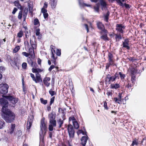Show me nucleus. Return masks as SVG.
I'll return each instance as SVG.
<instances>
[{
	"label": "nucleus",
	"instance_id": "nucleus-1",
	"mask_svg": "<svg viewBox=\"0 0 146 146\" xmlns=\"http://www.w3.org/2000/svg\"><path fill=\"white\" fill-rule=\"evenodd\" d=\"M2 112V117L6 122L11 123L15 120V115L9 109L3 108Z\"/></svg>",
	"mask_w": 146,
	"mask_h": 146
},
{
	"label": "nucleus",
	"instance_id": "nucleus-2",
	"mask_svg": "<svg viewBox=\"0 0 146 146\" xmlns=\"http://www.w3.org/2000/svg\"><path fill=\"white\" fill-rule=\"evenodd\" d=\"M46 123L44 122V118H43L41 122L40 130L39 132L40 140L44 142V135L43 134V131H45L47 129Z\"/></svg>",
	"mask_w": 146,
	"mask_h": 146
},
{
	"label": "nucleus",
	"instance_id": "nucleus-3",
	"mask_svg": "<svg viewBox=\"0 0 146 146\" xmlns=\"http://www.w3.org/2000/svg\"><path fill=\"white\" fill-rule=\"evenodd\" d=\"M119 76H118V72H116L113 76H110V75L108 74L106 77V80L107 81L108 80V82L110 83L111 82L114 81L116 79H119Z\"/></svg>",
	"mask_w": 146,
	"mask_h": 146
},
{
	"label": "nucleus",
	"instance_id": "nucleus-4",
	"mask_svg": "<svg viewBox=\"0 0 146 146\" xmlns=\"http://www.w3.org/2000/svg\"><path fill=\"white\" fill-rule=\"evenodd\" d=\"M30 76L32 78L33 80L35 81L36 83H38L40 82H42V80L41 75L38 73H36L35 78L34 74L32 73L30 74Z\"/></svg>",
	"mask_w": 146,
	"mask_h": 146
},
{
	"label": "nucleus",
	"instance_id": "nucleus-5",
	"mask_svg": "<svg viewBox=\"0 0 146 146\" xmlns=\"http://www.w3.org/2000/svg\"><path fill=\"white\" fill-rule=\"evenodd\" d=\"M9 86L6 84H0V93L5 94L8 92V89Z\"/></svg>",
	"mask_w": 146,
	"mask_h": 146
},
{
	"label": "nucleus",
	"instance_id": "nucleus-6",
	"mask_svg": "<svg viewBox=\"0 0 146 146\" xmlns=\"http://www.w3.org/2000/svg\"><path fill=\"white\" fill-rule=\"evenodd\" d=\"M7 100V99L5 97V98H0V104L1 106H3L2 111H3V108L6 109H8L7 108L8 102Z\"/></svg>",
	"mask_w": 146,
	"mask_h": 146
},
{
	"label": "nucleus",
	"instance_id": "nucleus-7",
	"mask_svg": "<svg viewBox=\"0 0 146 146\" xmlns=\"http://www.w3.org/2000/svg\"><path fill=\"white\" fill-rule=\"evenodd\" d=\"M68 130L70 137L73 138L74 136V131L73 126L71 124L68 125Z\"/></svg>",
	"mask_w": 146,
	"mask_h": 146
},
{
	"label": "nucleus",
	"instance_id": "nucleus-8",
	"mask_svg": "<svg viewBox=\"0 0 146 146\" xmlns=\"http://www.w3.org/2000/svg\"><path fill=\"white\" fill-rule=\"evenodd\" d=\"M116 30L121 34H123L124 30L125 28L124 26L122 24H117L116 26Z\"/></svg>",
	"mask_w": 146,
	"mask_h": 146
},
{
	"label": "nucleus",
	"instance_id": "nucleus-9",
	"mask_svg": "<svg viewBox=\"0 0 146 146\" xmlns=\"http://www.w3.org/2000/svg\"><path fill=\"white\" fill-rule=\"evenodd\" d=\"M5 98L9 100L11 103L13 105H15L18 102V99L17 98H14L11 96H6Z\"/></svg>",
	"mask_w": 146,
	"mask_h": 146
},
{
	"label": "nucleus",
	"instance_id": "nucleus-10",
	"mask_svg": "<svg viewBox=\"0 0 146 146\" xmlns=\"http://www.w3.org/2000/svg\"><path fill=\"white\" fill-rule=\"evenodd\" d=\"M32 38H30V43L31 46L34 48H36V44L35 39V36H33Z\"/></svg>",
	"mask_w": 146,
	"mask_h": 146
},
{
	"label": "nucleus",
	"instance_id": "nucleus-11",
	"mask_svg": "<svg viewBox=\"0 0 146 146\" xmlns=\"http://www.w3.org/2000/svg\"><path fill=\"white\" fill-rule=\"evenodd\" d=\"M115 1L120 6L123 7L124 5L125 7L128 10L130 8V6L129 5L125 3L123 4L120 0H115Z\"/></svg>",
	"mask_w": 146,
	"mask_h": 146
},
{
	"label": "nucleus",
	"instance_id": "nucleus-12",
	"mask_svg": "<svg viewBox=\"0 0 146 146\" xmlns=\"http://www.w3.org/2000/svg\"><path fill=\"white\" fill-rule=\"evenodd\" d=\"M108 59L109 62L111 63H114L115 59L113 54L111 53H109L108 54Z\"/></svg>",
	"mask_w": 146,
	"mask_h": 146
},
{
	"label": "nucleus",
	"instance_id": "nucleus-13",
	"mask_svg": "<svg viewBox=\"0 0 146 146\" xmlns=\"http://www.w3.org/2000/svg\"><path fill=\"white\" fill-rule=\"evenodd\" d=\"M100 5L102 6V10H106L107 8V4L104 0H99Z\"/></svg>",
	"mask_w": 146,
	"mask_h": 146
},
{
	"label": "nucleus",
	"instance_id": "nucleus-14",
	"mask_svg": "<svg viewBox=\"0 0 146 146\" xmlns=\"http://www.w3.org/2000/svg\"><path fill=\"white\" fill-rule=\"evenodd\" d=\"M50 78L48 77H46L43 79V83L44 85L47 87H48L50 85Z\"/></svg>",
	"mask_w": 146,
	"mask_h": 146
},
{
	"label": "nucleus",
	"instance_id": "nucleus-15",
	"mask_svg": "<svg viewBox=\"0 0 146 146\" xmlns=\"http://www.w3.org/2000/svg\"><path fill=\"white\" fill-rule=\"evenodd\" d=\"M129 42L128 39H126L123 42V47L126 48L128 50L130 49V47L129 46Z\"/></svg>",
	"mask_w": 146,
	"mask_h": 146
},
{
	"label": "nucleus",
	"instance_id": "nucleus-16",
	"mask_svg": "<svg viewBox=\"0 0 146 146\" xmlns=\"http://www.w3.org/2000/svg\"><path fill=\"white\" fill-rule=\"evenodd\" d=\"M57 0H50V4L51 7L53 9L55 8L57 4Z\"/></svg>",
	"mask_w": 146,
	"mask_h": 146
},
{
	"label": "nucleus",
	"instance_id": "nucleus-17",
	"mask_svg": "<svg viewBox=\"0 0 146 146\" xmlns=\"http://www.w3.org/2000/svg\"><path fill=\"white\" fill-rule=\"evenodd\" d=\"M87 137H82L81 139V143L82 145L84 146L86 144L87 141Z\"/></svg>",
	"mask_w": 146,
	"mask_h": 146
},
{
	"label": "nucleus",
	"instance_id": "nucleus-18",
	"mask_svg": "<svg viewBox=\"0 0 146 146\" xmlns=\"http://www.w3.org/2000/svg\"><path fill=\"white\" fill-rule=\"evenodd\" d=\"M33 122V120L30 118H28L27 121V129H29L32 124Z\"/></svg>",
	"mask_w": 146,
	"mask_h": 146
},
{
	"label": "nucleus",
	"instance_id": "nucleus-19",
	"mask_svg": "<svg viewBox=\"0 0 146 146\" xmlns=\"http://www.w3.org/2000/svg\"><path fill=\"white\" fill-rule=\"evenodd\" d=\"M119 84H118L116 83L115 84H111L110 86V88L111 89H117L120 87Z\"/></svg>",
	"mask_w": 146,
	"mask_h": 146
},
{
	"label": "nucleus",
	"instance_id": "nucleus-20",
	"mask_svg": "<svg viewBox=\"0 0 146 146\" xmlns=\"http://www.w3.org/2000/svg\"><path fill=\"white\" fill-rule=\"evenodd\" d=\"M121 34H115V38L116 41H119L122 39Z\"/></svg>",
	"mask_w": 146,
	"mask_h": 146
},
{
	"label": "nucleus",
	"instance_id": "nucleus-21",
	"mask_svg": "<svg viewBox=\"0 0 146 146\" xmlns=\"http://www.w3.org/2000/svg\"><path fill=\"white\" fill-rule=\"evenodd\" d=\"M48 118L50 121L53 120L55 119V116L54 115L52 112L51 113L48 115Z\"/></svg>",
	"mask_w": 146,
	"mask_h": 146
},
{
	"label": "nucleus",
	"instance_id": "nucleus-22",
	"mask_svg": "<svg viewBox=\"0 0 146 146\" xmlns=\"http://www.w3.org/2000/svg\"><path fill=\"white\" fill-rule=\"evenodd\" d=\"M15 126V124H12L11 125L9 131V132L10 134H12L13 133Z\"/></svg>",
	"mask_w": 146,
	"mask_h": 146
},
{
	"label": "nucleus",
	"instance_id": "nucleus-23",
	"mask_svg": "<svg viewBox=\"0 0 146 146\" xmlns=\"http://www.w3.org/2000/svg\"><path fill=\"white\" fill-rule=\"evenodd\" d=\"M13 3L15 4V6L18 7V8L21 9L22 6L19 3V1H15Z\"/></svg>",
	"mask_w": 146,
	"mask_h": 146
},
{
	"label": "nucleus",
	"instance_id": "nucleus-24",
	"mask_svg": "<svg viewBox=\"0 0 146 146\" xmlns=\"http://www.w3.org/2000/svg\"><path fill=\"white\" fill-rule=\"evenodd\" d=\"M97 25L98 28L101 30H103L104 28V25L101 22L98 23Z\"/></svg>",
	"mask_w": 146,
	"mask_h": 146
},
{
	"label": "nucleus",
	"instance_id": "nucleus-25",
	"mask_svg": "<svg viewBox=\"0 0 146 146\" xmlns=\"http://www.w3.org/2000/svg\"><path fill=\"white\" fill-rule=\"evenodd\" d=\"M34 48H33V47L30 48L29 49V54L30 56H33V55H34Z\"/></svg>",
	"mask_w": 146,
	"mask_h": 146
},
{
	"label": "nucleus",
	"instance_id": "nucleus-26",
	"mask_svg": "<svg viewBox=\"0 0 146 146\" xmlns=\"http://www.w3.org/2000/svg\"><path fill=\"white\" fill-rule=\"evenodd\" d=\"M58 124V125L59 128L61 127L63 123V121L61 119H59L57 121Z\"/></svg>",
	"mask_w": 146,
	"mask_h": 146
},
{
	"label": "nucleus",
	"instance_id": "nucleus-27",
	"mask_svg": "<svg viewBox=\"0 0 146 146\" xmlns=\"http://www.w3.org/2000/svg\"><path fill=\"white\" fill-rule=\"evenodd\" d=\"M78 1H79L80 5V6L84 7L86 6L88 7H90L91 6L90 5H87L85 3L83 2H81L80 0H78Z\"/></svg>",
	"mask_w": 146,
	"mask_h": 146
},
{
	"label": "nucleus",
	"instance_id": "nucleus-28",
	"mask_svg": "<svg viewBox=\"0 0 146 146\" xmlns=\"http://www.w3.org/2000/svg\"><path fill=\"white\" fill-rule=\"evenodd\" d=\"M41 12L43 14L44 18L46 19L47 18L48 15L47 12V10L41 11Z\"/></svg>",
	"mask_w": 146,
	"mask_h": 146
},
{
	"label": "nucleus",
	"instance_id": "nucleus-29",
	"mask_svg": "<svg viewBox=\"0 0 146 146\" xmlns=\"http://www.w3.org/2000/svg\"><path fill=\"white\" fill-rule=\"evenodd\" d=\"M100 7V4L98 3L96 4V6L94 7V9L96 12H99V10Z\"/></svg>",
	"mask_w": 146,
	"mask_h": 146
},
{
	"label": "nucleus",
	"instance_id": "nucleus-30",
	"mask_svg": "<svg viewBox=\"0 0 146 146\" xmlns=\"http://www.w3.org/2000/svg\"><path fill=\"white\" fill-rule=\"evenodd\" d=\"M138 144V140L135 138L133 139L132 141V143L131 145V146H133L134 145H137Z\"/></svg>",
	"mask_w": 146,
	"mask_h": 146
},
{
	"label": "nucleus",
	"instance_id": "nucleus-31",
	"mask_svg": "<svg viewBox=\"0 0 146 146\" xmlns=\"http://www.w3.org/2000/svg\"><path fill=\"white\" fill-rule=\"evenodd\" d=\"M110 13L108 11L106 15H104L105 20L106 22H108V21Z\"/></svg>",
	"mask_w": 146,
	"mask_h": 146
},
{
	"label": "nucleus",
	"instance_id": "nucleus-32",
	"mask_svg": "<svg viewBox=\"0 0 146 146\" xmlns=\"http://www.w3.org/2000/svg\"><path fill=\"white\" fill-rule=\"evenodd\" d=\"M20 47L19 46H15V48L13 49V52L14 53H16L20 49Z\"/></svg>",
	"mask_w": 146,
	"mask_h": 146
},
{
	"label": "nucleus",
	"instance_id": "nucleus-33",
	"mask_svg": "<svg viewBox=\"0 0 146 146\" xmlns=\"http://www.w3.org/2000/svg\"><path fill=\"white\" fill-rule=\"evenodd\" d=\"M76 120L75 118L73 116L70 117L69 118V121L70 123L71 122L73 123L74 122H75Z\"/></svg>",
	"mask_w": 146,
	"mask_h": 146
},
{
	"label": "nucleus",
	"instance_id": "nucleus-34",
	"mask_svg": "<svg viewBox=\"0 0 146 146\" xmlns=\"http://www.w3.org/2000/svg\"><path fill=\"white\" fill-rule=\"evenodd\" d=\"M49 123L51 124L50 125H53V127H56V121L55 119L53 120L50 121Z\"/></svg>",
	"mask_w": 146,
	"mask_h": 146
},
{
	"label": "nucleus",
	"instance_id": "nucleus-35",
	"mask_svg": "<svg viewBox=\"0 0 146 146\" xmlns=\"http://www.w3.org/2000/svg\"><path fill=\"white\" fill-rule=\"evenodd\" d=\"M72 124L75 129H77L79 127V125L76 121L74 122Z\"/></svg>",
	"mask_w": 146,
	"mask_h": 146
},
{
	"label": "nucleus",
	"instance_id": "nucleus-36",
	"mask_svg": "<svg viewBox=\"0 0 146 146\" xmlns=\"http://www.w3.org/2000/svg\"><path fill=\"white\" fill-rule=\"evenodd\" d=\"M100 38L104 40H109V38L106 34L102 35L101 36Z\"/></svg>",
	"mask_w": 146,
	"mask_h": 146
},
{
	"label": "nucleus",
	"instance_id": "nucleus-37",
	"mask_svg": "<svg viewBox=\"0 0 146 146\" xmlns=\"http://www.w3.org/2000/svg\"><path fill=\"white\" fill-rule=\"evenodd\" d=\"M118 76H120L121 80L123 79L125 77V75L122 74L121 72H120L118 73Z\"/></svg>",
	"mask_w": 146,
	"mask_h": 146
},
{
	"label": "nucleus",
	"instance_id": "nucleus-38",
	"mask_svg": "<svg viewBox=\"0 0 146 146\" xmlns=\"http://www.w3.org/2000/svg\"><path fill=\"white\" fill-rule=\"evenodd\" d=\"M5 122L3 120H0V129H2L5 125Z\"/></svg>",
	"mask_w": 146,
	"mask_h": 146
},
{
	"label": "nucleus",
	"instance_id": "nucleus-39",
	"mask_svg": "<svg viewBox=\"0 0 146 146\" xmlns=\"http://www.w3.org/2000/svg\"><path fill=\"white\" fill-rule=\"evenodd\" d=\"M110 65H112L113 66H114V65L116 66V64H115L111 63L110 62H109L106 64V69H108L109 67H110Z\"/></svg>",
	"mask_w": 146,
	"mask_h": 146
},
{
	"label": "nucleus",
	"instance_id": "nucleus-40",
	"mask_svg": "<svg viewBox=\"0 0 146 146\" xmlns=\"http://www.w3.org/2000/svg\"><path fill=\"white\" fill-rule=\"evenodd\" d=\"M28 63L31 66L33 67V66L34 62L31 58H29V59H28ZM33 67H34V66H33Z\"/></svg>",
	"mask_w": 146,
	"mask_h": 146
},
{
	"label": "nucleus",
	"instance_id": "nucleus-41",
	"mask_svg": "<svg viewBox=\"0 0 146 146\" xmlns=\"http://www.w3.org/2000/svg\"><path fill=\"white\" fill-rule=\"evenodd\" d=\"M49 92L52 96H53L54 95H55L56 94V93L54 91H53L52 89H50L49 91Z\"/></svg>",
	"mask_w": 146,
	"mask_h": 146
},
{
	"label": "nucleus",
	"instance_id": "nucleus-42",
	"mask_svg": "<svg viewBox=\"0 0 146 146\" xmlns=\"http://www.w3.org/2000/svg\"><path fill=\"white\" fill-rule=\"evenodd\" d=\"M34 25H40L38 19L36 18L34 19Z\"/></svg>",
	"mask_w": 146,
	"mask_h": 146
},
{
	"label": "nucleus",
	"instance_id": "nucleus-43",
	"mask_svg": "<svg viewBox=\"0 0 146 146\" xmlns=\"http://www.w3.org/2000/svg\"><path fill=\"white\" fill-rule=\"evenodd\" d=\"M48 7V4L46 2H45L44 4V6L42 8L41 11H43L44 10H46V9Z\"/></svg>",
	"mask_w": 146,
	"mask_h": 146
},
{
	"label": "nucleus",
	"instance_id": "nucleus-44",
	"mask_svg": "<svg viewBox=\"0 0 146 146\" xmlns=\"http://www.w3.org/2000/svg\"><path fill=\"white\" fill-rule=\"evenodd\" d=\"M23 35V32L22 31H20L17 34V36L19 38L22 37Z\"/></svg>",
	"mask_w": 146,
	"mask_h": 146
},
{
	"label": "nucleus",
	"instance_id": "nucleus-45",
	"mask_svg": "<svg viewBox=\"0 0 146 146\" xmlns=\"http://www.w3.org/2000/svg\"><path fill=\"white\" fill-rule=\"evenodd\" d=\"M50 47L51 49V52L52 54H55V51L54 49V47L52 45H51L50 46Z\"/></svg>",
	"mask_w": 146,
	"mask_h": 146
},
{
	"label": "nucleus",
	"instance_id": "nucleus-46",
	"mask_svg": "<svg viewBox=\"0 0 146 146\" xmlns=\"http://www.w3.org/2000/svg\"><path fill=\"white\" fill-rule=\"evenodd\" d=\"M40 100L41 103L42 104H46L47 103V101L46 100H44L42 98H41Z\"/></svg>",
	"mask_w": 146,
	"mask_h": 146
},
{
	"label": "nucleus",
	"instance_id": "nucleus-47",
	"mask_svg": "<svg viewBox=\"0 0 146 146\" xmlns=\"http://www.w3.org/2000/svg\"><path fill=\"white\" fill-rule=\"evenodd\" d=\"M22 11H20L19 12L18 17V18L19 19H21L22 18Z\"/></svg>",
	"mask_w": 146,
	"mask_h": 146
},
{
	"label": "nucleus",
	"instance_id": "nucleus-48",
	"mask_svg": "<svg viewBox=\"0 0 146 146\" xmlns=\"http://www.w3.org/2000/svg\"><path fill=\"white\" fill-rule=\"evenodd\" d=\"M6 40L5 38L3 39L0 40V47L1 44H3L5 42Z\"/></svg>",
	"mask_w": 146,
	"mask_h": 146
},
{
	"label": "nucleus",
	"instance_id": "nucleus-49",
	"mask_svg": "<svg viewBox=\"0 0 146 146\" xmlns=\"http://www.w3.org/2000/svg\"><path fill=\"white\" fill-rule=\"evenodd\" d=\"M56 55L58 56H60L61 55V50L59 49H57L56 50Z\"/></svg>",
	"mask_w": 146,
	"mask_h": 146
},
{
	"label": "nucleus",
	"instance_id": "nucleus-50",
	"mask_svg": "<svg viewBox=\"0 0 146 146\" xmlns=\"http://www.w3.org/2000/svg\"><path fill=\"white\" fill-rule=\"evenodd\" d=\"M104 105L105 109H106L107 110L108 109V108L107 106V103L106 102V101H105L104 102Z\"/></svg>",
	"mask_w": 146,
	"mask_h": 146
},
{
	"label": "nucleus",
	"instance_id": "nucleus-51",
	"mask_svg": "<svg viewBox=\"0 0 146 146\" xmlns=\"http://www.w3.org/2000/svg\"><path fill=\"white\" fill-rule=\"evenodd\" d=\"M22 54L25 56L26 57H28L29 56V53H28L26 52H23L22 53Z\"/></svg>",
	"mask_w": 146,
	"mask_h": 146
},
{
	"label": "nucleus",
	"instance_id": "nucleus-52",
	"mask_svg": "<svg viewBox=\"0 0 146 146\" xmlns=\"http://www.w3.org/2000/svg\"><path fill=\"white\" fill-rule=\"evenodd\" d=\"M27 66V64L25 62H23L22 64V68L24 69H26Z\"/></svg>",
	"mask_w": 146,
	"mask_h": 146
},
{
	"label": "nucleus",
	"instance_id": "nucleus-53",
	"mask_svg": "<svg viewBox=\"0 0 146 146\" xmlns=\"http://www.w3.org/2000/svg\"><path fill=\"white\" fill-rule=\"evenodd\" d=\"M54 98H55L54 97H53L51 98L50 101V105H51L54 102Z\"/></svg>",
	"mask_w": 146,
	"mask_h": 146
},
{
	"label": "nucleus",
	"instance_id": "nucleus-54",
	"mask_svg": "<svg viewBox=\"0 0 146 146\" xmlns=\"http://www.w3.org/2000/svg\"><path fill=\"white\" fill-rule=\"evenodd\" d=\"M82 133L83 135L84 134V132H83V131L82 130H79L77 132V133L78 135L79 134H80V133Z\"/></svg>",
	"mask_w": 146,
	"mask_h": 146
},
{
	"label": "nucleus",
	"instance_id": "nucleus-55",
	"mask_svg": "<svg viewBox=\"0 0 146 146\" xmlns=\"http://www.w3.org/2000/svg\"><path fill=\"white\" fill-rule=\"evenodd\" d=\"M40 30L39 29H37L36 30V36L39 35L40 33Z\"/></svg>",
	"mask_w": 146,
	"mask_h": 146
},
{
	"label": "nucleus",
	"instance_id": "nucleus-56",
	"mask_svg": "<svg viewBox=\"0 0 146 146\" xmlns=\"http://www.w3.org/2000/svg\"><path fill=\"white\" fill-rule=\"evenodd\" d=\"M53 126L51 125H50L49 126L48 129L50 131H52L53 130Z\"/></svg>",
	"mask_w": 146,
	"mask_h": 146
},
{
	"label": "nucleus",
	"instance_id": "nucleus-57",
	"mask_svg": "<svg viewBox=\"0 0 146 146\" xmlns=\"http://www.w3.org/2000/svg\"><path fill=\"white\" fill-rule=\"evenodd\" d=\"M55 67V66L54 65H52L50 66V67L48 68V70L50 72H51L52 70Z\"/></svg>",
	"mask_w": 146,
	"mask_h": 146
},
{
	"label": "nucleus",
	"instance_id": "nucleus-58",
	"mask_svg": "<svg viewBox=\"0 0 146 146\" xmlns=\"http://www.w3.org/2000/svg\"><path fill=\"white\" fill-rule=\"evenodd\" d=\"M106 94L108 96H111L112 94L111 91L107 92Z\"/></svg>",
	"mask_w": 146,
	"mask_h": 146
},
{
	"label": "nucleus",
	"instance_id": "nucleus-59",
	"mask_svg": "<svg viewBox=\"0 0 146 146\" xmlns=\"http://www.w3.org/2000/svg\"><path fill=\"white\" fill-rule=\"evenodd\" d=\"M128 59L129 60L131 61L132 62H133L134 61L136 60L135 59H134L133 58L130 57L129 58H128Z\"/></svg>",
	"mask_w": 146,
	"mask_h": 146
},
{
	"label": "nucleus",
	"instance_id": "nucleus-60",
	"mask_svg": "<svg viewBox=\"0 0 146 146\" xmlns=\"http://www.w3.org/2000/svg\"><path fill=\"white\" fill-rule=\"evenodd\" d=\"M114 101L115 102V103H117L119 104H120V103L119 101H118V98H114Z\"/></svg>",
	"mask_w": 146,
	"mask_h": 146
},
{
	"label": "nucleus",
	"instance_id": "nucleus-61",
	"mask_svg": "<svg viewBox=\"0 0 146 146\" xmlns=\"http://www.w3.org/2000/svg\"><path fill=\"white\" fill-rule=\"evenodd\" d=\"M17 8L15 7L14 8L13 11V12H12V13L13 14H14L17 11Z\"/></svg>",
	"mask_w": 146,
	"mask_h": 146
},
{
	"label": "nucleus",
	"instance_id": "nucleus-62",
	"mask_svg": "<svg viewBox=\"0 0 146 146\" xmlns=\"http://www.w3.org/2000/svg\"><path fill=\"white\" fill-rule=\"evenodd\" d=\"M53 134V132H49V137L51 139H52V135Z\"/></svg>",
	"mask_w": 146,
	"mask_h": 146
},
{
	"label": "nucleus",
	"instance_id": "nucleus-63",
	"mask_svg": "<svg viewBox=\"0 0 146 146\" xmlns=\"http://www.w3.org/2000/svg\"><path fill=\"white\" fill-rule=\"evenodd\" d=\"M23 86V91L24 92L25 94L26 93V90L25 88V87L24 86V85H22Z\"/></svg>",
	"mask_w": 146,
	"mask_h": 146
},
{
	"label": "nucleus",
	"instance_id": "nucleus-64",
	"mask_svg": "<svg viewBox=\"0 0 146 146\" xmlns=\"http://www.w3.org/2000/svg\"><path fill=\"white\" fill-rule=\"evenodd\" d=\"M32 71L33 72V73L37 72V69L36 68H33L32 69Z\"/></svg>",
	"mask_w": 146,
	"mask_h": 146
}]
</instances>
